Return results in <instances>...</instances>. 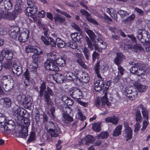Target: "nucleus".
Here are the masks:
<instances>
[{
	"label": "nucleus",
	"mask_w": 150,
	"mask_h": 150,
	"mask_svg": "<svg viewBox=\"0 0 150 150\" xmlns=\"http://www.w3.org/2000/svg\"><path fill=\"white\" fill-rule=\"evenodd\" d=\"M124 58L122 54L120 52L117 53V56L114 59V62L117 65H118L121 63Z\"/></svg>",
	"instance_id": "nucleus-30"
},
{
	"label": "nucleus",
	"mask_w": 150,
	"mask_h": 150,
	"mask_svg": "<svg viewBox=\"0 0 150 150\" xmlns=\"http://www.w3.org/2000/svg\"><path fill=\"white\" fill-rule=\"evenodd\" d=\"M35 134L34 132H31L30 134L29 138L28 139V141L31 142L33 141L35 138Z\"/></svg>",
	"instance_id": "nucleus-56"
},
{
	"label": "nucleus",
	"mask_w": 150,
	"mask_h": 150,
	"mask_svg": "<svg viewBox=\"0 0 150 150\" xmlns=\"http://www.w3.org/2000/svg\"><path fill=\"white\" fill-rule=\"evenodd\" d=\"M46 83L45 82H42L40 86V90L39 92V96L40 97H42L43 95V93L46 89Z\"/></svg>",
	"instance_id": "nucleus-46"
},
{
	"label": "nucleus",
	"mask_w": 150,
	"mask_h": 150,
	"mask_svg": "<svg viewBox=\"0 0 150 150\" xmlns=\"http://www.w3.org/2000/svg\"><path fill=\"white\" fill-rule=\"evenodd\" d=\"M64 78L66 79V81L67 79L70 80H73L76 83V81H79V76H75L74 74L69 72L65 71L64 74Z\"/></svg>",
	"instance_id": "nucleus-20"
},
{
	"label": "nucleus",
	"mask_w": 150,
	"mask_h": 150,
	"mask_svg": "<svg viewBox=\"0 0 150 150\" xmlns=\"http://www.w3.org/2000/svg\"><path fill=\"white\" fill-rule=\"evenodd\" d=\"M7 28L4 27H0V35H4L7 34Z\"/></svg>",
	"instance_id": "nucleus-52"
},
{
	"label": "nucleus",
	"mask_w": 150,
	"mask_h": 150,
	"mask_svg": "<svg viewBox=\"0 0 150 150\" xmlns=\"http://www.w3.org/2000/svg\"><path fill=\"white\" fill-rule=\"evenodd\" d=\"M122 129V125H119L117 126L113 131V135L114 136H117L120 135Z\"/></svg>",
	"instance_id": "nucleus-38"
},
{
	"label": "nucleus",
	"mask_w": 150,
	"mask_h": 150,
	"mask_svg": "<svg viewBox=\"0 0 150 150\" xmlns=\"http://www.w3.org/2000/svg\"><path fill=\"white\" fill-rule=\"evenodd\" d=\"M12 69L13 73L17 76L21 75L22 73L21 66L17 62L13 63Z\"/></svg>",
	"instance_id": "nucleus-18"
},
{
	"label": "nucleus",
	"mask_w": 150,
	"mask_h": 150,
	"mask_svg": "<svg viewBox=\"0 0 150 150\" xmlns=\"http://www.w3.org/2000/svg\"><path fill=\"white\" fill-rule=\"evenodd\" d=\"M148 124V120H146L144 119L142 127L141 129V131H144L146 128Z\"/></svg>",
	"instance_id": "nucleus-55"
},
{
	"label": "nucleus",
	"mask_w": 150,
	"mask_h": 150,
	"mask_svg": "<svg viewBox=\"0 0 150 150\" xmlns=\"http://www.w3.org/2000/svg\"><path fill=\"white\" fill-rule=\"evenodd\" d=\"M138 107L142 109L141 112L144 119L146 120H148V111L147 109L146 108L144 107L142 104L139 105Z\"/></svg>",
	"instance_id": "nucleus-26"
},
{
	"label": "nucleus",
	"mask_w": 150,
	"mask_h": 150,
	"mask_svg": "<svg viewBox=\"0 0 150 150\" xmlns=\"http://www.w3.org/2000/svg\"><path fill=\"white\" fill-rule=\"evenodd\" d=\"M83 52L86 59L88 60L90 57L89 50L87 48L85 47Z\"/></svg>",
	"instance_id": "nucleus-53"
},
{
	"label": "nucleus",
	"mask_w": 150,
	"mask_h": 150,
	"mask_svg": "<svg viewBox=\"0 0 150 150\" xmlns=\"http://www.w3.org/2000/svg\"><path fill=\"white\" fill-rule=\"evenodd\" d=\"M66 62L64 58L62 57H59L55 60V65L57 64L60 67H62L65 66Z\"/></svg>",
	"instance_id": "nucleus-31"
},
{
	"label": "nucleus",
	"mask_w": 150,
	"mask_h": 150,
	"mask_svg": "<svg viewBox=\"0 0 150 150\" xmlns=\"http://www.w3.org/2000/svg\"><path fill=\"white\" fill-rule=\"evenodd\" d=\"M124 137L127 140L131 139L132 135V130L129 126L128 123L126 121L124 123Z\"/></svg>",
	"instance_id": "nucleus-14"
},
{
	"label": "nucleus",
	"mask_w": 150,
	"mask_h": 150,
	"mask_svg": "<svg viewBox=\"0 0 150 150\" xmlns=\"http://www.w3.org/2000/svg\"><path fill=\"white\" fill-rule=\"evenodd\" d=\"M81 59H79L77 60V62L83 68H86L87 66L84 62L81 60Z\"/></svg>",
	"instance_id": "nucleus-61"
},
{
	"label": "nucleus",
	"mask_w": 150,
	"mask_h": 150,
	"mask_svg": "<svg viewBox=\"0 0 150 150\" xmlns=\"http://www.w3.org/2000/svg\"><path fill=\"white\" fill-rule=\"evenodd\" d=\"M54 80L56 82L62 83L66 81V79L64 78L62 75L57 73L53 76Z\"/></svg>",
	"instance_id": "nucleus-25"
},
{
	"label": "nucleus",
	"mask_w": 150,
	"mask_h": 150,
	"mask_svg": "<svg viewBox=\"0 0 150 150\" xmlns=\"http://www.w3.org/2000/svg\"><path fill=\"white\" fill-rule=\"evenodd\" d=\"M27 4L28 8H32L37 7L36 4L33 0H27Z\"/></svg>",
	"instance_id": "nucleus-47"
},
{
	"label": "nucleus",
	"mask_w": 150,
	"mask_h": 150,
	"mask_svg": "<svg viewBox=\"0 0 150 150\" xmlns=\"http://www.w3.org/2000/svg\"><path fill=\"white\" fill-rule=\"evenodd\" d=\"M86 140V144L88 142H91L93 140V137L91 135H89L87 136L85 138Z\"/></svg>",
	"instance_id": "nucleus-58"
},
{
	"label": "nucleus",
	"mask_w": 150,
	"mask_h": 150,
	"mask_svg": "<svg viewBox=\"0 0 150 150\" xmlns=\"http://www.w3.org/2000/svg\"><path fill=\"white\" fill-rule=\"evenodd\" d=\"M12 7L11 0H0V11H3L5 10H10Z\"/></svg>",
	"instance_id": "nucleus-12"
},
{
	"label": "nucleus",
	"mask_w": 150,
	"mask_h": 150,
	"mask_svg": "<svg viewBox=\"0 0 150 150\" xmlns=\"http://www.w3.org/2000/svg\"><path fill=\"white\" fill-rule=\"evenodd\" d=\"M48 132L52 137H56L59 133V129L58 127H55L54 129H50Z\"/></svg>",
	"instance_id": "nucleus-29"
},
{
	"label": "nucleus",
	"mask_w": 150,
	"mask_h": 150,
	"mask_svg": "<svg viewBox=\"0 0 150 150\" xmlns=\"http://www.w3.org/2000/svg\"><path fill=\"white\" fill-rule=\"evenodd\" d=\"M87 20L88 21L91 23H92L93 25H98L97 22L94 19L92 18H91V16H87Z\"/></svg>",
	"instance_id": "nucleus-50"
},
{
	"label": "nucleus",
	"mask_w": 150,
	"mask_h": 150,
	"mask_svg": "<svg viewBox=\"0 0 150 150\" xmlns=\"http://www.w3.org/2000/svg\"><path fill=\"white\" fill-rule=\"evenodd\" d=\"M38 65L35 62H33L29 67V69L30 71L35 73L37 71Z\"/></svg>",
	"instance_id": "nucleus-43"
},
{
	"label": "nucleus",
	"mask_w": 150,
	"mask_h": 150,
	"mask_svg": "<svg viewBox=\"0 0 150 150\" xmlns=\"http://www.w3.org/2000/svg\"><path fill=\"white\" fill-rule=\"evenodd\" d=\"M30 33L27 29L21 30L18 38L20 42H25L27 41L29 38Z\"/></svg>",
	"instance_id": "nucleus-13"
},
{
	"label": "nucleus",
	"mask_w": 150,
	"mask_h": 150,
	"mask_svg": "<svg viewBox=\"0 0 150 150\" xmlns=\"http://www.w3.org/2000/svg\"><path fill=\"white\" fill-rule=\"evenodd\" d=\"M118 13L122 17L129 15L128 13L126 12L125 11L123 10L119 11L118 12Z\"/></svg>",
	"instance_id": "nucleus-57"
},
{
	"label": "nucleus",
	"mask_w": 150,
	"mask_h": 150,
	"mask_svg": "<svg viewBox=\"0 0 150 150\" xmlns=\"http://www.w3.org/2000/svg\"><path fill=\"white\" fill-rule=\"evenodd\" d=\"M79 81H76V84L78 83L80 81L85 83L88 82L89 81V77L88 74L86 73H82L80 78L79 76Z\"/></svg>",
	"instance_id": "nucleus-27"
},
{
	"label": "nucleus",
	"mask_w": 150,
	"mask_h": 150,
	"mask_svg": "<svg viewBox=\"0 0 150 150\" xmlns=\"http://www.w3.org/2000/svg\"><path fill=\"white\" fill-rule=\"evenodd\" d=\"M14 111L15 114L17 115L16 121L19 125L23 127L24 130L28 129V127L30 124V120L27 118H24V115H25L26 111L23 108L18 106L15 107Z\"/></svg>",
	"instance_id": "nucleus-1"
},
{
	"label": "nucleus",
	"mask_w": 150,
	"mask_h": 150,
	"mask_svg": "<svg viewBox=\"0 0 150 150\" xmlns=\"http://www.w3.org/2000/svg\"><path fill=\"white\" fill-rule=\"evenodd\" d=\"M48 59L44 64V67L47 70L57 71L59 67L55 65L56 55L55 52H50L47 54Z\"/></svg>",
	"instance_id": "nucleus-4"
},
{
	"label": "nucleus",
	"mask_w": 150,
	"mask_h": 150,
	"mask_svg": "<svg viewBox=\"0 0 150 150\" xmlns=\"http://www.w3.org/2000/svg\"><path fill=\"white\" fill-rule=\"evenodd\" d=\"M49 95L52 96L53 95V93L52 90L49 87H47V90L45 91L44 96L45 100L47 103H49L51 100Z\"/></svg>",
	"instance_id": "nucleus-24"
},
{
	"label": "nucleus",
	"mask_w": 150,
	"mask_h": 150,
	"mask_svg": "<svg viewBox=\"0 0 150 150\" xmlns=\"http://www.w3.org/2000/svg\"><path fill=\"white\" fill-rule=\"evenodd\" d=\"M100 80H98L96 81L94 83V88L96 91H99L101 90L102 88L104 86L103 79L101 77L100 78Z\"/></svg>",
	"instance_id": "nucleus-23"
},
{
	"label": "nucleus",
	"mask_w": 150,
	"mask_h": 150,
	"mask_svg": "<svg viewBox=\"0 0 150 150\" xmlns=\"http://www.w3.org/2000/svg\"><path fill=\"white\" fill-rule=\"evenodd\" d=\"M20 29L19 26H13L10 27L8 31L10 38L14 39L17 38L20 32Z\"/></svg>",
	"instance_id": "nucleus-11"
},
{
	"label": "nucleus",
	"mask_w": 150,
	"mask_h": 150,
	"mask_svg": "<svg viewBox=\"0 0 150 150\" xmlns=\"http://www.w3.org/2000/svg\"><path fill=\"white\" fill-rule=\"evenodd\" d=\"M150 35L149 32L144 30H140L138 33L137 38L141 42H143L146 40L145 38H149Z\"/></svg>",
	"instance_id": "nucleus-16"
},
{
	"label": "nucleus",
	"mask_w": 150,
	"mask_h": 150,
	"mask_svg": "<svg viewBox=\"0 0 150 150\" xmlns=\"http://www.w3.org/2000/svg\"><path fill=\"white\" fill-rule=\"evenodd\" d=\"M99 57V54L98 53L96 52H93L92 54V58L93 60L94 61L96 60V59H98Z\"/></svg>",
	"instance_id": "nucleus-64"
},
{
	"label": "nucleus",
	"mask_w": 150,
	"mask_h": 150,
	"mask_svg": "<svg viewBox=\"0 0 150 150\" xmlns=\"http://www.w3.org/2000/svg\"><path fill=\"white\" fill-rule=\"evenodd\" d=\"M140 65V64L139 63L135 64L130 69V71L132 73L136 74L138 76H143L144 78H145L146 77V72L142 68H138Z\"/></svg>",
	"instance_id": "nucleus-7"
},
{
	"label": "nucleus",
	"mask_w": 150,
	"mask_h": 150,
	"mask_svg": "<svg viewBox=\"0 0 150 150\" xmlns=\"http://www.w3.org/2000/svg\"><path fill=\"white\" fill-rule=\"evenodd\" d=\"M100 67V61H98L97 62L96 64L94 69L96 74L97 76L99 78H101V76L99 74V70Z\"/></svg>",
	"instance_id": "nucleus-44"
},
{
	"label": "nucleus",
	"mask_w": 150,
	"mask_h": 150,
	"mask_svg": "<svg viewBox=\"0 0 150 150\" xmlns=\"http://www.w3.org/2000/svg\"><path fill=\"white\" fill-rule=\"evenodd\" d=\"M62 100L66 104L68 105H72L74 104L73 101L70 98L66 96H63L62 98Z\"/></svg>",
	"instance_id": "nucleus-37"
},
{
	"label": "nucleus",
	"mask_w": 150,
	"mask_h": 150,
	"mask_svg": "<svg viewBox=\"0 0 150 150\" xmlns=\"http://www.w3.org/2000/svg\"><path fill=\"white\" fill-rule=\"evenodd\" d=\"M136 120L137 121H141L142 120V116L140 111L137 110L136 115Z\"/></svg>",
	"instance_id": "nucleus-48"
},
{
	"label": "nucleus",
	"mask_w": 150,
	"mask_h": 150,
	"mask_svg": "<svg viewBox=\"0 0 150 150\" xmlns=\"http://www.w3.org/2000/svg\"><path fill=\"white\" fill-rule=\"evenodd\" d=\"M41 39L45 45H50L53 47H55L56 45L54 40L51 37H47L46 38L44 36H42Z\"/></svg>",
	"instance_id": "nucleus-22"
},
{
	"label": "nucleus",
	"mask_w": 150,
	"mask_h": 150,
	"mask_svg": "<svg viewBox=\"0 0 150 150\" xmlns=\"http://www.w3.org/2000/svg\"><path fill=\"white\" fill-rule=\"evenodd\" d=\"M106 11L112 18L115 20H117V14L114 13V9L112 8H108L107 9Z\"/></svg>",
	"instance_id": "nucleus-39"
},
{
	"label": "nucleus",
	"mask_w": 150,
	"mask_h": 150,
	"mask_svg": "<svg viewBox=\"0 0 150 150\" xmlns=\"http://www.w3.org/2000/svg\"><path fill=\"white\" fill-rule=\"evenodd\" d=\"M1 102L3 103L4 106L5 107H9L11 104V99L7 98H3L0 100Z\"/></svg>",
	"instance_id": "nucleus-36"
},
{
	"label": "nucleus",
	"mask_w": 150,
	"mask_h": 150,
	"mask_svg": "<svg viewBox=\"0 0 150 150\" xmlns=\"http://www.w3.org/2000/svg\"><path fill=\"white\" fill-rule=\"evenodd\" d=\"M109 68V66L105 64H103L101 67L100 70L102 73H104L108 70Z\"/></svg>",
	"instance_id": "nucleus-51"
},
{
	"label": "nucleus",
	"mask_w": 150,
	"mask_h": 150,
	"mask_svg": "<svg viewBox=\"0 0 150 150\" xmlns=\"http://www.w3.org/2000/svg\"><path fill=\"white\" fill-rule=\"evenodd\" d=\"M6 125H7V127H10L9 128L13 130L15 128V123L13 120L8 121Z\"/></svg>",
	"instance_id": "nucleus-49"
},
{
	"label": "nucleus",
	"mask_w": 150,
	"mask_h": 150,
	"mask_svg": "<svg viewBox=\"0 0 150 150\" xmlns=\"http://www.w3.org/2000/svg\"><path fill=\"white\" fill-rule=\"evenodd\" d=\"M62 120L64 123H68L70 122H72L73 120L72 117L66 112L63 114Z\"/></svg>",
	"instance_id": "nucleus-33"
},
{
	"label": "nucleus",
	"mask_w": 150,
	"mask_h": 150,
	"mask_svg": "<svg viewBox=\"0 0 150 150\" xmlns=\"http://www.w3.org/2000/svg\"><path fill=\"white\" fill-rule=\"evenodd\" d=\"M1 81L3 88L6 92L9 91L13 86V81L10 76H3Z\"/></svg>",
	"instance_id": "nucleus-6"
},
{
	"label": "nucleus",
	"mask_w": 150,
	"mask_h": 150,
	"mask_svg": "<svg viewBox=\"0 0 150 150\" xmlns=\"http://www.w3.org/2000/svg\"><path fill=\"white\" fill-rule=\"evenodd\" d=\"M77 112L78 117L81 120H83L85 119V117L83 115L82 113L79 109L77 110Z\"/></svg>",
	"instance_id": "nucleus-54"
},
{
	"label": "nucleus",
	"mask_w": 150,
	"mask_h": 150,
	"mask_svg": "<svg viewBox=\"0 0 150 150\" xmlns=\"http://www.w3.org/2000/svg\"><path fill=\"white\" fill-rule=\"evenodd\" d=\"M134 15H132L125 20V22L127 23H130L134 20Z\"/></svg>",
	"instance_id": "nucleus-59"
},
{
	"label": "nucleus",
	"mask_w": 150,
	"mask_h": 150,
	"mask_svg": "<svg viewBox=\"0 0 150 150\" xmlns=\"http://www.w3.org/2000/svg\"><path fill=\"white\" fill-rule=\"evenodd\" d=\"M13 56V51L6 48L3 49L0 52V62H3V66L5 69L11 68Z\"/></svg>",
	"instance_id": "nucleus-2"
},
{
	"label": "nucleus",
	"mask_w": 150,
	"mask_h": 150,
	"mask_svg": "<svg viewBox=\"0 0 150 150\" xmlns=\"http://www.w3.org/2000/svg\"><path fill=\"white\" fill-rule=\"evenodd\" d=\"M124 48L125 50H130L134 52H137L138 50L140 51L143 50V49L141 46L139 44H137L133 46L129 44H127L125 45Z\"/></svg>",
	"instance_id": "nucleus-17"
},
{
	"label": "nucleus",
	"mask_w": 150,
	"mask_h": 150,
	"mask_svg": "<svg viewBox=\"0 0 150 150\" xmlns=\"http://www.w3.org/2000/svg\"><path fill=\"white\" fill-rule=\"evenodd\" d=\"M100 123H95L92 125L93 129L96 132H99L101 130Z\"/></svg>",
	"instance_id": "nucleus-45"
},
{
	"label": "nucleus",
	"mask_w": 150,
	"mask_h": 150,
	"mask_svg": "<svg viewBox=\"0 0 150 150\" xmlns=\"http://www.w3.org/2000/svg\"><path fill=\"white\" fill-rule=\"evenodd\" d=\"M54 19L56 23L59 24L63 23L65 20L64 17L59 15H57L54 17Z\"/></svg>",
	"instance_id": "nucleus-41"
},
{
	"label": "nucleus",
	"mask_w": 150,
	"mask_h": 150,
	"mask_svg": "<svg viewBox=\"0 0 150 150\" xmlns=\"http://www.w3.org/2000/svg\"><path fill=\"white\" fill-rule=\"evenodd\" d=\"M56 11L58 13H60L61 14L64 15L68 18H70L71 17L70 16L67 14V13L64 11L61 12L60 10L59 9H56Z\"/></svg>",
	"instance_id": "nucleus-63"
},
{
	"label": "nucleus",
	"mask_w": 150,
	"mask_h": 150,
	"mask_svg": "<svg viewBox=\"0 0 150 150\" xmlns=\"http://www.w3.org/2000/svg\"><path fill=\"white\" fill-rule=\"evenodd\" d=\"M118 118L117 117L113 115L107 117L105 119V121L107 122H110L116 125L118 123Z\"/></svg>",
	"instance_id": "nucleus-28"
},
{
	"label": "nucleus",
	"mask_w": 150,
	"mask_h": 150,
	"mask_svg": "<svg viewBox=\"0 0 150 150\" xmlns=\"http://www.w3.org/2000/svg\"><path fill=\"white\" fill-rule=\"evenodd\" d=\"M84 30L85 31L88 35L93 42H95V38L96 37L95 34L91 30L87 28H85Z\"/></svg>",
	"instance_id": "nucleus-32"
},
{
	"label": "nucleus",
	"mask_w": 150,
	"mask_h": 150,
	"mask_svg": "<svg viewBox=\"0 0 150 150\" xmlns=\"http://www.w3.org/2000/svg\"><path fill=\"white\" fill-rule=\"evenodd\" d=\"M12 69L13 73L17 76L21 75L22 73L21 66L17 62L13 63Z\"/></svg>",
	"instance_id": "nucleus-19"
},
{
	"label": "nucleus",
	"mask_w": 150,
	"mask_h": 150,
	"mask_svg": "<svg viewBox=\"0 0 150 150\" xmlns=\"http://www.w3.org/2000/svg\"><path fill=\"white\" fill-rule=\"evenodd\" d=\"M70 95L74 98L80 99L82 97V92L78 88H74L69 90Z\"/></svg>",
	"instance_id": "nucleus-15"
},
{
	"label": "nucleus",
	"mask_w": 150,
	"mask_h": 150,
	"mask_svg": "<svg viewBox=\"0 0 150 150\" xmlns=\"http://www.w3.org/2000/svg\"><path fill=\"white\" fill-rule=\"evenodd\" d=\"M38 16L40 18H44L45 15V12L43 10L39 11L38 13Z\"/></svg>",
	"instance_id": "nucleus-60"
},
{
	"label": "nucleus",
	"mask_w": 150,
	"mask_h": 150,
	"mask_svg": "<svg viewBox=\"0 0 150 150\" xmlns=\"http://www.w3.org/2000/svg\"><path fill=\"white\" fill-rule=\"evenodd\" d=\"M6 119L4 115L0 113V128H1V130L4 133L8 134L12 132L13 130L11 129L10 127H7V125L4 124Z\"/></svg>",
	"instance_id": "nucleus-10"
},
{
	"label": "nucleus",
	"mask_w": 150,
	"mask_h": 150,
	"mask_svg": "<svg viewBox=\"0 0 150 150\" xmlns=\"http://www.w3.org/2000/svg\"><path fill=\"white\" fill-rule=\"evenodd\" d=\"M101 106L102 107H104L106 105L107 106H109L110 105L111 103L108 101L106 93H105L104 96L101 97Z\"/></svg>",
	"instance_id": "nucleus-35"
},
{
	"label": "nucleus",
	"mask_w": 150,
	"mask_h": 150,
	"mask_svg": "<svg viewBox=\"0 0 150 150\" xmlns=\"http://www.w3.org/2000/svg\"><path fill=\"white\" fill-rule=\"evenodd\" d=\"M22 103L24 104H28L29 103V100L28 99V98L25 97V96L23 95V100Z\"/></svg>",
	"instance_id": "nucleus-62"
},
{
	"label": "nucleus",
	"mask_w": 150,
	"mask_h": 150,
	"mask_svg": "<svg viewBox=\"0 0 150 150\" xmlns=\"http://www.w3.org/2000/svg\"><path fill=\"white\" fill-rule=\"evenodd\" d=\"M22 0H16L14 11L12 13L8 11L4 12V19L11 20H14L22 10Z\"/></svg>",
	"instance_id": "nucleus-3"
},
{
	"label": "nucleus",
	"mask_w": 150,
	"mask_h": 150,
	"mask_svg": "<svg viewBox=\"0 0 150 150\" xmlns=\"http://www.w3.org/2000/svg\"><path fill=\"white\" fill-rule=\"evenodd\" d=\"M125 95L127 96L130 100L134 99L137 95V91L132 86H128L124 89Z\"/></svg>",
	"instance_id": "nucleus-8"
},
{
	"label": "nucleus",
	"mask_w": 150,
	"mask_h": 150,
	"mask_svg": "<svg viewBox=\"0 0 150 150\" xmlns=\"http://www.w3.org/2000/svg\"><path fill=\"white\" fill-rule=\"evenodd\" d=\"M108 136V134L107 132H101L100 133L97 135L96 137L98 139H106Z\"/></svg>",
	"instance_id": "nucleus-42"
},
{
	"label": "nucleus",
	"mask_w": 150,
	"mask_h": 150,
	"mask_svg": "<svg viewBox=\"0 0 150 150\" xmlns=\"http://www.w3.org/2000/svg\"><path fill=\"white\" fill-rule=\"evenodd\" d=\"M134 85L137 87L139 91L140 92H145L147 88V86L142 85L138 82H135Z\"/></svg>",
	"instance_id": "nucleus-34"
},
{
	"label": "nucleus",
	"mask_w": 150,
	"mask_h": 150,
	"mask_svg": "<svg viewBox=\"0 0 150 150\" xmlns=\"http://www.w3.org/2000/svg\"><path fill=\"white\" fill-rule=\"evenodd\" d=\"M38 11L37 7L27 8L25 11V12L26 15L34 19L35 17V15L37 13Z\"/></svg>",
	"instance_id": "nucleus-21"
},
{
	"label": "nucleus",
	"mask_w": 150,
	"mask_h": 150,
	"mask_svg": "<svg viewBox=\"0 0 150 150\" xmlns=\"http://www.w3.org/2000/svg\"><path fill=\"white\" fill-rule=\"evenodd\" d=\"M98 41V44L94 43L92 45V43L88 37L87 36L85 38V40L88 45V47L91 50H93V45L94 47L96 50L98 51L101 52L102 50L105 49L107 46L106 43L104 42L101 38H98L97 39Z\"/></svg>",
	"instance_id": "nucleus-5"
},
{
	"label": "nucleus",
	"mask_w": 150,
	"mask_h": 150,
	"mask_svg": "<svg viewBox=\"0 0 150 150\" xmlns=\"http://www.w3.org/2000/svg\"><path fill=\"white\" fill-rule=\"evenodd\" d=\"M56 44L58 48H62L65 46L64 41L60 38H57L56 40Z\"/></svg>",
	"instance_id": "nucleus-40"
},
{
	"label": "nucleus",
	"mask_w": 150,
	"mask_h": 150,
	"mask_svg": "<svg viewBox=\"0 0 150 150\" xmlns=\"http://www.w3.org/2000/svg\"><path fill=\"white\" fill-rule=\"evenodd\" d=\"M25 50L28 53L33 52L36 53V54H34L33 56L32 57L33 59L36 57H38L39 54L42 53L41 49L36 46L28 45L25 47Z\"/></svg>",
	"instance_id": "nucleus-9"
}]
</instances>
